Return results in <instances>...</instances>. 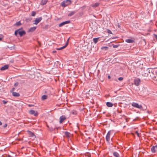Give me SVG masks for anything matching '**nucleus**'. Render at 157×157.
Here are the masks:
<instances>
[{
  "instance_id": "nucleus-1",
  "label": "nucleus",
  "mask_w": 157,
  "mask_h": 157,
  "mask_svg": "<svg viewBox=\"0 0 157 157\" xmlns=\"http://www.w3.org/2000/svg\"><path fill=\"white\" fill-rule=\"evenodd\" d=\"M19 34L21 36H22L24 35H25L26 34L25 32L22 29H19L18 30L15 31L14 34L16 36H17V34Z\"/></svg>"
},
{
  "instance_id": "nucleus-2",
  "label": "nucleus",
  "mask_w": 157,
  "mask_h": 157,
  "mask_svg": "<svg viewBox=\"0 0 157 157\" xmlns=\"http://www.w3.org/2000/svg\"><path fill=\"white\" fill-rule=\"evenodd\" d=\"M139 90L142 95H146L148 94V92L147 88L143 87L142 88V90L139 89Z\"/></svg>"
},
{
  "instance_id": "nucleus-3",
  "label": "nucleus",
  "mask_w": 157,
  "mask_h": 157,
  "mask_svg": "<svg viewBox=\"0 0 157 157\" xmlns=\"http://www.w3.org/2000/svg\"><path fill=\"white\" fill-rule=\"evenodd\" d=\"M146 109L147 107L144 105H138V113H140V112H139V110H140L141 111H143L146 110Z\"/></svg>"
},
{
  "instance_id": "nucleus-4",
  "label": "nucleus",
  "mask_w": 157,
  "mask_h": 157,
  "mask_svg": "<svg viewBox=\"0 0 157 157\" xmlns=\"http://www.w3.org/2000/svg\"><path fill=\"white\" fill-rule=\"evenodd\" d=\"M71 1L70 0H67L63 1L61 3V6L63 7H65L71 4Z\"/></svg>"
},
{
  "instance_id": "nucleus-5",
  "label": "nucleus",
  "mask_w": 157,
  "mask_h": 157,
  "mask_svg": "<svg viewBox=\"0 0 157 157\" xmlns=\"http://www.w3.org/2000/svg\"><path fill=\"white\" fill-rule=\"evenodd\" d=\"M29 113L31 115H33L35 116H37L38 115V113L36 111L31 110L29 111Z\"/></svg>"
},
{
  "instance_id": "nucleus-6",
  "label": "nucleus",
  "mask_w": 157,
  "mask_h": 157,
  "mask_svg": "<svg viewBox=\"0 0 157 157\" xmlns=\"http://www.w3.org/2000/svg\"><path fill=\"white\" fill-rule=\"evenodd\" d=\"M66 119V117L65 116L63 115L61 116L59 118L60 123H62Z\"/></svg>"
},
{
  "instance_id": "nucleus-7",
  "label": "nucleus",
  "mask_w": 157,
  "mask_h": 157,
  "mask_svg": "<svg viewBox=\"0 0 157 157\" xmlns=\"http://www.w3.org/2000/svg\"><path fill=\"white\" fill-rule=\"evenodd\" d=\"M42 19V18L41 17L38 18H36L34 24L35 25H37L41 20Z\"/></svg>"
},
{
  "instance_id": "nucleus-8",
  "label": "nucleus",
  "mask_w": 157,
  "mask_h": 157,
  "mask_svg": "<svg viewBox=\"0 0 157 157\" xmlns=\"http://www.w3.org/2000/svg\"><path fill=\"white\" fill-rule=\"evenodd\" d=\"M70 23V21H65L61 23H60L59 26V27H61L65 25L66 24H68Z\"/></svg>"
},
{
  "instance_id": "nucleus-9",
  "label": "nucleus",
  "mask_w": 157,
  "mask_h": 157,
  "mask_svg": "<svg viewBox=\"0 0 157 157\" xmlns=\"http://www.w3.org/2000/svg\"><path fill=\"white\" fill-rule=\"evenodd\" d=\"M138 65H139V68L142 69L143 68V62L140 61H138Z\"/></svg>"
},
{
  "instance_id": "nucleus-10",
  "label": "nucleus",
  "mask_w": 157,
  "mask_h": 157,
  "mask_svg": "<svg viewBox=\"0 0 157 157\" xmlns=\"http://www.w3.org/2000/svg\"><path fill=\"white\" fill-rule=\"evenodd\" d=\"M28 134L30 137H33V139L36 138L35 135L30 131H28Z\"/></svg>"
},
{
  "instance_id": "nucleus-11",
  "label": "nucleus",
  "mask_w": 157,
  "mask_h": 157,
  "mask_svg": "<svg viewBox=\"0 0 157 157\" xmlns=\"http://www.w3.org/2000/svg\"><path fill=\"white\" fill-rule=\"evenodd\" d=\"M111 132L109 131L108 133L106 136V140L107 141H109L110 140V134Z\"/></svg>"
},
{
  "instance_id": "nucleus-12",
  "label": "nucleus",
  "mask_w": 157,
  "mask_h": 157,
  "mask_svg": "<svg viewBox=\"0 0 157 157\" xmlns=\"http://www.w3.org/2000/svg\"><path fill=\"white\" fill-rule=\"evenodd\" d=\"M9 67V65H4V66L2 67L0 70L2 71H3L7 69Z\"/></svg>"
},
{
  "instance_id": "nucleus-13",
  "label": "nucleus",
  "mask_w": 157,
  "mask_h": 157,
  "mask_svg": "<svg viewBox=\"0 0 157 157\" xmlns=\"http://www.w3.org/2000/svg\"><path fill=\"white\" fill-rule=\"evenodd\" d=\"M36 27H33L30 28L28 30V32H32L34 31L36 29Z\"/></svg>"
},
{
  "instance_id": "nucleus-14",
  "label": "nucleus",
  "mask_w": 157,
  "mask_h": 157,
  "mask_svg": "<svg viewBox=\"0 0 157 157\" xmlns=\"http://www.w3.org/2000/svg\"><path fill=\"white\" fill-rule=\"evenodd\" d=\"M125 42L128 43H132L134 42V40L131 39H126L125 40Z\"/></svg>"
},
{
  "instance_id": "nucleus-15",
  "label": "nucleus",
  "mask_w": 157,
  "mask_h": 157,
  "mask_svg": "<svg viewBox=\"0 0 157 157\" xmlns=\"http://www.w3.org/2000/svg\"><path fill=\"white\" fill-rule=\"evenodd\" d=\"M106 105L108 107H112L113 105V104L109 102H107Z\"/></svg>"
},
{
  "instance_id": "nucleus-16",
  "label": "nucleus",
  "mask_w": 157,
  "mask_h": 157,
  "mask_svg": "<svg viewBox=\"0 0 157 157\" xmlns=\"http://www.w3.org/2000/svg\"><path fill=\"white\" fill-rule=\"evenodd\" d=\"M12 95L14 97H18L19 96L20 94L19 93H17L16 92H13L12 93Z\"/></svg>"
},
{
  "instance_id": "nucleus-17",
  "label": "nucleus",
  "mask_w": 157,
  "mask_h": 157,
  "mask_svg": "<svg viewBox=\"0 0 157 157\" xmlns=\"http://www.w3.org/2000/svg\"><path fill=\"white\" fill-rule=\"evenodd\" d=\"M99 5V3L96 2L94 4H93L91 5V6L93 7H96L98 6Z\"/></svg>"
},
{
  "instance_id": "nucleus-18",
  "label": "nucleus",
  "mask_w": 157,
  "mask_h": 157,
  "mask_svg": "<svg viewBox=\"0 0 157 157\" xmlns=\"http://www.w3.org/2000/svg\"><path fill=\"white\" fill-rule=\"evenodd\" d=\"M65 134L67 138H69L71 136V134L70 133L66 132H65Z\"/></svg>"
},
{
  "instance_id": "nucleus-19",
  "label": "nucleus",
  "mask_w": 157,
  "mask_h": 157,
  "mask_svg": "<svg viewBox=\"0 0 157 157\" xmlns=\"http://www.w3.org/2000/svg\"><path fill=\"white\" fill-rule=\"evenodd\" d=\"M156 149L155 147L154 146H153L151 148V151L153 153H155L156 152Z\"/></svg>"
},
{
  "instance_id": "nucleus-20",
  "label": "nucleus",
  "mask_w": 157,
  "mask_h": 157,
  "mask_svg": "<svg viewBox=\"0 0 157 157\" xmlns=\"http://www.w3.org/2000/svg\"><path fill=\"white\" fill-rule=\"evenodd\" d=\"M47 2V0H43L41 1L40 4L41 5H44L46 4Z\"/></svg>"
},
{
  "instance_id": "nucleus-21",
  "label": "nucleus",
  "mask_w": 157,
  "mask_h": 157,
  "mask_svg": "<svg viewBox=\"0 0 157 157\" xmlns=\"http://www.w3.org/2000/svg\"><path fill=\"white\" fill-rule=\"evenodd\" d=\"M113 155L115 157H119V154L116 152H114L113 153Z\"/></svg>"
},
{
  "instance_id": "nucleus-22",
  "label": "nucleus",
  "mask_w": 157,
  "mask_h": 157,
  "mask_svg": "<svg viewBox=\"0 0 157 157\" xmlns=\"http://www.w3.org/2000/svg\"><path fill=\"white\" fill-rule=\"evenodd\" d=\"M99 38H95L93 39V41L95 44H96L98 41Z\"/></svg>"
},
{
  "instance_id": "nucleus-23",
  "label": "nucleus",
  "mask_w": 157,
  "mask_h": 157,
  "mask_svg": "<svg viewBox=\"0 0 157 157\" xmlns=\"http://www.w3.org/2000/svg\"><path fill=\"white\" fill-rule=\"evenodd\" d=\"M47 98V96L46 95H44L41 97V99L43 100L46 99Z\"/></svg>"
},
{
  "instance_id": "nucleus-24",
  "label": "nucleus",
  "mask_w": 157,
  "mask_h": 157,
  "mask_svg": "<svg viewBox=\"0 0 157 157\" xmlns=\"http://www.w3.org/2000/svg\"><path fill=\"white\" fill-rule=\"evenodd\" d=\"M66 47L64 45V46H63V47H61L60 48H57L56 49L57 50H62V49H63L65 48Z\"/></svg>"
},
{
  "instance_id": "nucleus-25",
  "label": "nucleus",
  "mask_w": 157,
  "mask_h": 157,
  "mask_svg": "<svg viewBox=\"0 0 157 157\" xmlns=\"http://www.w3.org/2000/svg\"><path fill=\"white\" fill-rule=\"evenodd\" d=\"M132 105L134 107L137 108V103L133 102L132 103Z\"/></svg>"
},
{
  "instance_id": "nucleus-26",
  "label": "nucleus",
  "mask_w": 157,
  "mask_h": 157,
  "mask_svg": "<svg viewBox=\"0 0 157 157\" xmlns=\"http://www.w3.org/2000/svg\"><path fill=\"white\" fill-rule=\"evenodd\" d=\"M21 23L20 21H19L18 22H17L15 25L17 26H19V25H21Z\"/></svg>"
},
{
  "instance_id": "nucleus-27",
  "label": "nucleus",
  "mask_w": 157,
  "mask_h": 157,
  "mask_svg": "<svg viewBox=\"0 0 157 157\" xmlns=\"http://www.w3.org/2000/svg\"><path fill=\"white\" fill-rule=\"evenodd\" d=\"M36 14V12L35 11H33L32 12V16H34Z\"/></svg>"
},
{
  "instance_id": "nucleus-28",
  "label": "nucleus",
  "mask_w": 157,
  "mask_h": 157,
  "mask_svg": "<svg viewBox=\"0 0 157 157\" xmlns=\"http://www.w3.org/2000/svg\"><path fill=\"white\" fill-rule=\"evenodd\" d=\"M75 13V12H72L69 14L68 16H71L74 14Z\"/></svg>"
},
{
  "instance_id": "nucleus-29",
  "label": "nucleus",
  "mask_w": 157,
  "mask_h": 157,
  "mask_svg": "<svg viewBox=\"0 0 157 157\" xmlns=\"http://www.w3.org/2000/svg\"><path fill=\"white\" fill-rule=\"evenodd\" d=\"M69 38H68V39L67 41V42L66 43V44L65 45L66 47L68 45V41H69Z\"/></svg>"
},
{
  "instance_id": "nucleus-30",
  "label": "nucleus",
  "mask_w": 157,
  "mask_h": 157,
  "mask_svg": "<svg viewBox=\"0 0 157 157\" xmlns=\"http://www.w3.org/2000/svg\"><path fill=\"white\" fill-rule=\"evenodd\" d=\"M123 78L122 77H119L118 78V79L119 80V81H122L123 79Z\"/></svg>"
},
{
  "instance_id": "nucleus-31",
  "label": "nucleus",
  "mask_w": 157,
  "mask_h": 157,
  "mask_svg": "<svg viewBox=\"0 0 157 157\" xmlns=\"http://www.w3.org/2000/svg\"><path fill=\"white\" fill-rule=\"evenodd\" d=\"M3 101V103L4 104H6V103H7V102H8L7 101H5V100H3V101Z\"/></svg>"
},
{
  "instance_id": "nucleus-32",
  "label": "nucleus",
  "mask_w": 157,
  "mask_h": 157,
  "mask_svg": "<svg viewBox=\"0 0 157 157\" xmlns=\"http://www.w3.org/2000/svg\"><path fill=\"white\" fill-rule=\"evenodd\" d=\"M135 82V84L136 86H137V81L136 80H135V82Z\"/></svg>"
},
{
  "instance_id": "nucleus-33",
  "label": "nucleus",
  "mask_w": 157,
  "mask_h": 157,
  "mask_svg": "<svg viewBox=\"0 0 157 157\" xmlns=\"http://www.w3.org/2000/svg\"><path fill=\"white\" fill-rule=\"evenodd\" d=\"M142 75H144V76H147L148 75L147 73H145L144 74H143Z\"/></svg>"
},
{
  "instance_id": "nucleus-34",
  "label": "nucleus",
  "mask_w": 157,
  "mask_h": 157,
  "mask_svg": "<svg viewBox=\"0 0 157 157\" xmlns=\"http://www.w3.org/2000/svg\"><path fill=\"white\" fill-rule=\"evenodd\" d=\"M7 124H5L3 126V127L4 128H6L7 126Z\"/></svg>"
},
{
  "instance_id": "nucleus-35",
  "label": "nucleus",
  "mask_w": 157,
  "mask_h": 157,
  "mask_svg": "<svg viewBox=\"0 0 157 157\" xmlns=\"http://www.w3.org/2000/svg\"><path fill=\"white\" fill-rule=\"evenodd\" d=\"M117 45H114L113 46V47L114 48H117Z\"/></svg>"
},
{
  "instance_id": "nucleus-36",
  "label": "nucleus",
  "mask_w": 157,
  "mask_h": 157,
  "mask_svg": "<svg viewBox=\"0 0 157 157\" xmlns=\"http://www.w3.org/2000/svg\"><path fill=\"white\" fill-rule=\"evenodd\" d=\"M138 85L140 82V79L138 78Z\"/></svg>"
},
{
  "instance_id": "nucleus-37",
  "label": "nucleus",
  "mask_w": 157,
  "mask_h": 157,
  "mask_svg": "<svg viewBox=\"0 0 157 157\" xmlns=\"http://www.w3.org/2000/svg\"><path fill=\"white\" fill-rule=\"evenodd\" d=\"M18 85V83H16L15 84H14V86H17Z\"/></svg>"
},
{
  "instance_id": "nucleus-38",
  "label": "nucleus",
  "mask_w": 157,
  "mask_h": 157,
  "mask_svg": "<svg viewBox=\"0 0 157 157\" xmlns=\"http://www.w3.org/2000/svg\"><path fill=\"white\" fill-rule=\"evenodd\" d=\"M154 36L156 39H157V35H156L154 34Z\"/></svg>"
},
{
  "instance_id": "nucleus-39",
  "label": "nucleus",
  "mask_w": 157,
  "mask_h": 157,
  "mask_svg": "<svg viewBox=\"0 0 157 157\" xmlns=\"http://www.w3.org/2000/svg\"><path fill=\"white\" fill-rule=\"evenodd\" d=\"M157 149V144H156L155 146H154Z\"/></svg>"
},
{
  "instance_id": "nucleus-40",
  "label": "nucleus",
  "mask_w": 157,
  "mask_h": 157,
  "mask_svg": "<svg viewBox=\"0 0 157 157\" xmlns=\"http://www.w3.org/2000/svg\"><path fill=\"white\" fill-rule=\"evenodd\" d=\"M108 78L109 79H110V76L109 75L108 76Z\"/></svg>"
},
{
  "instance_id": "nucleus-41",
  "label": "nucleus",
  "mask_w": 157,
  "mask_h": 157,
  "mask_svg": "<svg viewBox=\"0 0 157 157\" xmlns=\"http://www.w3.org/2000/svg\"><path fill=\"white\" fill-rule=\"evenodd\" d=\"M73 114H76V113L75 112V113L74 112H73Z\"/></svg>"
},
{
  "instance_id": "nucleus-42",
  "label": "nucleus",
  "mask_w": 157,
  "mask_h": 157,
  "mask_svg": "<svg viewBox=\"0 0 157 157\" xmlns=\"http://www.w3.org/2000/svg\"><path fill=\"white\" fill-rule=\"evenodd\" d=\"M2 124V123L0 121V125H1Z\"/></svg>"
},
{
  "instance_id": "nucleus-43",
  "label": "nucleus",
  "mask_w": 157,
  "mask_h": 157,
  "mask_svg": "<svg viewBox=\"0 0 157 157\" xmlns=\"http://www.w3.org/2000/svg\"><path fill=\"white\" fill-rule=\"evenodd\" d=\"M2 39V37H0V40H1Z\"/></svg>"
},
{
  "instance_id": "nucleus-44",
  "label": "nucleus",
  "mask_w": 157,
  "mask_h": 157,
  "mask_svg": "<svg viewBox=\"0 0 157 157\" xmlns=\"http://www.w3.org/2000/svg\"><path fill=\"white\" fill-rule=\"evenodd\" d=\"M136 133L137 134V133H138L137 131H136Z\"/></svg>"
},
{
  "instance_id": "nucleus-45",
  "label": "nucleus",
  "mask_w": 157,
  "mask_h": 157,
  "mask_svg": "<svg viewBox=\"0 0 157 157\" xmlns=\"http://www.w3.org/2000/svg\"><path fill=\"white\" fill-rule=\"evenodd\" d=\"M8 157H11V155H9Z\"/></svg>"
},
{
  "instance_id": "nucleus-46",
  "label": "nucleus",
  "mask_w": 157,
  "mask_h": 157,
  "mask_svg": "<svg viewBox=\"0 0 157 157\" xmlns=\"http://www.w3.org/2000/svg\"><path fill=\"white\" fill-rule=\"evenodd\" d=\"M118 27H119V28H120V25H118Z\"/></svg>"
},
{
  "instance_id": "nucleus-47",
  "label": "nucleus",
  "mask_w": 157,
  "mask_h": 157,
  "mask_svg": "<svg viewBox=\"0 0 157 157\" xmlns=\"http://www.w3.org/2000/svg\"><path fill=\"white\" fill-rule=\"evenodd\" d=\"M138 137L139 136V133H138Z\"/></svg>"
}]
</instances>
